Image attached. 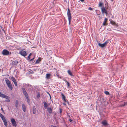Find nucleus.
Returning <instances> with one entry per match:
<instances>
[{
	"label": "nucleus",
	"instance_id": "nucleus-1",
	"mask_svg": "<svg viewBox=\"0 0 127 127\" xmlns=\"http://www.w3.org/2000/svg\"><path fill=\"white\" fill-rule=\"evenodd\" d=\"M5 81L7 86L11 90H12L13 88L12 84L10 81L7 78H5Z\"/></svg>",
	"mask_w": 127,
	"mask_h": 127
},
{
	"label": "nucleus",
	"instance_id": "nucleus-2",
	"mask_svg": "<svg viewBox=\"0 0 127 127\" xmlns=\"http://www.w3.org/2000/svg\"><path fill=\"white\" fill-rule=\"evenodd\" d=\"M0 117L1 118L3 122L4 125L6 127L7 125L6 120L5 118V117L2 114L0 113Z\"/></svg>",
	"mask_w": 127,
	"mask_h": 127
},
{
	"label": "nucleus",
	"instance_id": "nucleus-3",
	"mask_svg": "<svg viewBox=\"0 0 127 127\" xmlns=\"http://www.w3.org/2000/svg\"><path fill=\"white\" fill-rule=\"evenodd\" d=\"M67 15H68V19L69 21V24L70 25V24L71 20V15L70 13V10L68 9L67 10Z\"/></svg>",
	"mask_w": 127,
	"mask_h": 127
},
{
	"label": "nucleus",
	"instance_id": "nucleus-4",
	"mask_svg": "<svg viewBox=\"0 0 127 127\" xmlns=\"http://www.w3.org/2000/svg\"><path fill=\"white\" fill-rule=\"evenodd\" d=\"M2 54L3 55H7L9 54V51L6 49H4L2 52Z\"/></svg>",
	"mask_w": 127,
	"mask_h": 127
},
{
	"label": "nucleus",
	"instance_id": "nucleus-5",
	"mask_svg": "<svg viewBox=\"0 0 127 127\" xmlns=\"http://www.w3.org/2000/svg\"><path fill=\"white\" fill-rule=\"evenodd\" d=\"M11 121L14 127H16L17 124L15 119L13 118H11Z\"/></svg>",
	"mask_w": 127,
	"mask_h": 127
},
{
	"label": "nucleus",
	"instance_id": "nucleus-6",
	"mask_svg": "<svg viewBox=\"0 0 127 127\" xmlns=\"http://www.w3.org/2000/svg\"><path fill=\"white\" fill-rule=\"evenodd\" d=\"M108 40H107L104 43L101 44L100 43H99L98 44V45L99 46H100L101 47H103L105 46L106 45L107 43L108 42Z\"/></svg>",
	"mask_w": 127,
	"mask_h": 127
},
{
	"label": "nucleus",
	"instance_id": "nucleus-7",
	"mask_svg": "<svg viewBox=\"0 0 127 127\" xmlns=\"http://www.w3.org/2000/svg\"><path fill=\"white\" fill-rule=\"evenodd\" d=\"M19 54L25 57L27 55L26 52L22 50L19 52Z\"/></svg>",
	"mask_w": 127,
	"mask_h": 127
},
{
	"label": "nucleus",
	"instance_id": "nucleus-8",
	"mask_svg": "<svg viewBox=\"0 0 127 127\" xmlns=\"http://www.w3.org/2000/svg\"><path fill=\"white\" fill-rule=\"evenodd\" d=\"M101 9L102 13H105L106 15L108 14L107 11L104 7H102L101 8Z\"/></svg>",
	"mask_w": 127,
	"mask_h": 127
},
{
	"label": "nucleus",
	"instance_id": "nucleus-9",
	"mask_svg": "<svg viewBox=\"0 0 127 127\" xmlns=\"http://www.w3.org/2000/svg\"><path fill=\"white\" fill-rule=\"evenodd\" d=\"M22 90L23 92V94L25 95V97L26 98H28V94L26 92V91L25 90L24 88H23L22 89Z\"/></svg>",
	"mask_w": 127,
	"mask_h": 127
},
{
	"label": "nucleus",
	"instance_id": "nucleus-10",
	"mask_svg": "<svg viewBox=\"0 0 127 127\" xmlns=\"http://www.w3.org/2000/svg\"><path fill=\"white\" fill-rule=\"evenodd\" d=\"M11 78L12 80L14 83L15 86H16L17 85V84L16 80L14 77L13 76H12L11 77Z\"/></svg>",
	"mask_w": 127,
	"mask_h": 127
},
{
	"label": "nucleus",
	"instance_id": "nucleus-11",
	"mask_svg": "<svg viewBox=\"0 0 127 127\" xmlns=\"http://www.w3.org/2000/svg\"><path fill=\"white\" fill-rule=\"evenodd\" d=\"M0 97L5 98H7L8 97V96L3 94L2 93L0 92Z\"/></svg>",
	"mask_w": 127,
	"mask_h": 127
},
{
	"label": "nucleus",
	"instance_id": "nucleus-12",
	"mask_svg": "<svg viewBox=\"0 0 127 127\" xmlns=\"http://www.w3.org/2000/svg\"><path fill=\"white\" fill-rule=\"evenodd\" d=\"M101 124L105 126H106L108 125V123L107 121L106 120H104L102 121L101 122Z\"/></svg>",
	"mask_w": 127,
	"mask_h": 127
},
{
	"label": "nucleus",
	"instance_id": "nucleus-13",
	"mask_svg": "<svg viewBox=\"0 0 127 127\" xmlns=\"http://www.w3.org/2000/svg\"><path fill=\"white\" fill-rule=\"evenodd\" d=\"M107 20V19L105 18L104 20V21L103 23L102 24L103 26H106L107 25L106 23V22Z\"/></svg>",
	"mask_w": 127,
	"mask_h": 127
},
{
	"label": "nucleus",
	"instance_id": "nucleus-14",
	"mask_svg": "<svg viewBox=\"0 0 127 127\" xmlns=\"http://www.w3.org/2000/svg\"><path fill=\"white\" fill-rule=\"evenodd\" d=\"M47 110L49 113L51 114L52 110L51 108L49 107L48 108H47Z\"/></svg>",
	"mask_w": 127,
	"mask_h": 127
},
{
	"label": "nucleus",
	"instance_id": "nucleus-15",
	"mask_svg": "<svg viewBox=\"0 0 127 127\" xmlns=\"http://www.w3.org/2000/svg\"><path fill=\"white\" fill-rule=\"evenodd\" d=\"M22 108L23 111L25 112L26 111V108L25 105L24 104H22Z\"/></svg>",
	"mask_w": 127,
	"mask_h": 127
},
{
	"label": "nucleus",
	"instance_id": "nucleus-16",
	"mask_svg": "<svg viewBox=\"0 0 127 127\" xmlns=\"http://www.w3.org/2000/svg\"><path fill=\"white\" fill-rule=\"evenodd\" d=\"M51 75V74H46V78L47 79H49Z\"/></svg>",
	"mask_w": 127,
	"mask_h": 127
},
{
	"label": "nucleus",
	"instance_id": "nucleus-17",
	"mask_svg": "<svg viewBox=\"0 0 127 127\" xmlns=\"http://www.w3.org/2000/svg\"><path fill=\"white\" fill-rule=\"evenodd\" d=\"M43 104L44 105V107L45 109H46L47 108V107H48V105L46 103V102H44Z\"/></svg>",
	"mask_w": 127,
	"mask_h": 127
},
{
	"label": "nucleus",
	"instance_id": "nucleus-18",
	"mask_svg": "<svg viewBox=\"0 0 127 127\" xmlns=\"http://www.w3.org/2000/svg\"><path fill=\"white\" fill-rule=\"evenodd\" d=\"M18 101L17 100H16L15 102V107L17 108H18Z\"/></svg>",
	"mask_w": 127,
	"mask_h": 127
},
{
	"label": "nucleus",
	"instance_id": "nucleus-19",
	"mask_svg": "<svg viewBox=\"0 0 127 127\" xmlns=\"http://www.w3.org/2000/svg\"><path fill=\"white\" fill-rule=\"evenodd\" d=\"M64 81L65 82L66 84H67V87H69L70 86V84L66 80H64Z\"/></svg>",
	"mask_w": 127,
	"mask_h": 127
},
{
	"label": "nucleus",
	"instance_id": "nucleus-20",
	"mask_svg": "<svg viewBox=\"0 0 127 127\" xmlns=\"http://www.w3.org/2000/svg\"><path fill=\"white\" fill-rule=\"evenodd\" d=\"M67 72L68 74L71 76H73V75L72 74L70 70H68Z\"/></svg>",
	"mask_w": 127,
	"mask_h": 127
},
{
	"label": "nucleus",
	"instance_id": "nucleus-21",
	"mask_svg": "<svg viewBox=\"0 0 127 127\" xmlns=\"http://www.w3.org/2000/svg\"><path fill=\"white\" fill-rule=\"evenodd\" d=\"M110 23L113 25H116V23L114 21L112 20L110 21Z\"/></svg>",
	"mask_w": 127,
	"mask_h": 127
},
{
	"label": "nucleus",
	"instance_id": "nucleus-22",
	"mask_svg": "<svg viewBox=\"0 0 127 127\" xmlns=\"http://www.w3.org/2000/svg\"><path fill=\"white\" fill-rule=\"evenodd\" d=\"M18 62L17 61H14L12 63L13 64H14L15 65H16L18 63Z\"/></svg>",
	"mask_w": 127,
	"mask_h": 127
},
{
	"label": "nucleus",
	"instance_id": "nucleus-23",
	"mask_svg": "<svg viewBox=\"0 0 127 127\" xmlns=\"http://www.w3.org/2000/svg\"><path fill=\"white\" fill-rule=\"evenodd\" d=\"M127 104V102H125L123 104H122L120 105V106L121 107H123L126 105Z\"/></svg>",
	"mask_w": 127,
	"mask_h": 127
},
{
	"label": "nucleus",
	"instance_id": "nucleus-24",
	"mask_svg": "<svg viewBox=\"0 0 127 127\" xmlns=\"http://www.w3.org/2000/svg\"><path fill=\"white\" fill-rule=\"evenodd\" d=\"M36 109L34 107L33 108V112L34 114H35L36 112Z\"/></svg>",
	"mask_w": 127,
	"mask_h": 127
},
{
	"label": "nucleus",
	"instance_id": "nucleus-25",
	"mask_svg": "<svg viewBox=\"0 0 127 127\" xmlns=\"http://www.w3.org/2000/svg\"><path fill=\"white\" fill-rule=\"evenodd\" d=\"M40 61V60H39L38 59L36 61L35 64H36L39 63Z\"/></svg>",
	"mask_w": 127,
	"mask_h": 127
},
{
	"label": "nucleus",
	"instance_id": "nucleus-26",
	"mask_svg": "<svg viewBox=\"0 0 127 127\" xmlns=\"http://www.w3.org/2000/svg\"><path fill=\"white\" fill-rule=\"evenodd\" d=\"M32 53H30V54L29 55L28 57V58H27V59L28 60H29L30 59V56L31 55H32Z\"/></svg>",
	"mask_w": 127,
	"mask_h": 127
},
{
	"label": "nucleus",
	"instance_id": "nucleus-27",
	"mask_svg": "<svg viewBox=\"0 0 127 127\" xmlns=\"http://www.w3.org/2000/svg\"><path fill=\"white\" fill-rule=\"evenodd\" d=\"M27 99V102H28L29 103H30V100L29 99V97H28V98H26Z\"/></svg>",
	"mask_w": 127,
	"mask_h": 127
},
{
	"label": "nucleus",
	"instance_id": "nucleus-28",
	"mask_svg": "<svg viewBox=\"0 0 127 127\" xmlns=\"http://www.w3.org/2000/svg\"><path fill=\"white\" fill-rule=\"evenodd\" d=\"M104 93L105 94H106L107 95H108L109 94V92L107 91H106Z\"/></svg>",
	"mask_w": 127,
	"mask_h": 127
},
{
	"label": "nucleus",
	"instance_id": "nucleus-29",
	"mask_svg": "<svg viewBox=\"0 0 127 127\" xmlns=\"http://www.w3.org/2000/svg\"><path fill=\"white\" fill-rule=\"evenodd\" d=\"M103 5V3L102 2H99V6L101 7Z\"/></svg>",
	"mask_w": 127,
	"mask_h": 127
},
{
	"label": "nucleus",
	"instance_id": "nucleus-30",
	"mask_svg": "<svg viewBox=\"0 0 127 127\" xmlns=\"http://www.w3.org/2000/svg\"><path fill=\"white\" fill-rule=\"evenodd\" d=\"M40 96V94L39 93H38L37 94V97L38 98V97H39Z\"/></svg>",
	"mask_w": 127,
	"mask_h": 127
},
{
	"label": "nucleus",
	"instance_id": "nucleus-31",
	"mask_svg": "<svg viewBox=\"0 0 127 127\" xmlns=\"http://www.w3.org/2000/svg\"><path fill=\"white\" fill-rule=\"evenodd\" d=\"M88 9L89 10H93V8L91 7H90Z\"/></svg>",
	"mask_w": 127,
	"mask_h": 127
},
{
	"label": "nucleus",
	"instance_id": "nucleus-32",
	"mask_svg": "<svg viewBox=\"0 0 127 127\" xmlns=\"http://www.w3.org/2000/svg\"><path fill=\"white\" fill-rule=\"evenodd\" d=\"M62 99L64 100V94L62 93Z\"/></svg>",
	"mask_w": 127,
	"mask_h": 127
},
{
	"label": "nucleus",
	"instance_id": "nucleus-33",
	"mask_svg": "<svg viewBox=\"0 0 127 127\" xmlns=\"http://www.w3.org/2000/svg\"><path fill=\"white\" fill-rule=\"evenodd\" d=\"M49 127H56L55 126H54L53 125H51L49 126Z\"/></svg>",
	"mask_w": 127,
	"mask_h": 127
},
{
	"label": "nucleus",
	"instance_id": "nucleus-34",
	"mask_svg": "<svg viewBox=\"0 0 127 127\" xmlns=\"http://www.w3.org/2000/svg\"><path fill=\"white\" fill-rule=\"evenodd\" d=\"M64 102L65 101H66L65 97V96H64Z\"/></svg>",
	"mask_w": 127,
	"mask_h": 127
},
{
	"label": "nucleus",
	"instance_id": "nucleus-35",
	"mask_svg": "<svg viewBox=\"0 0 127 127\" xmlns=\"http://www.w3.org/2000/svg\"><path fill=\"white\" fill-rule=\"evenodd\" d=\"M34 58H33L32 59H31L30 60V61H33L34 60Z\"/></svg>",
	"mask_w": 127,
	"mask_h": 127
},
{
	"label": "nucleus",
	"instance_id": "nucleus-36",
	"mask_svg": "<svg viewBox=\"0 0 127 127\" xmlns=\"http://www.w3.org/2000/svg\"><path fill=\"white\" fill-rule=\"evenodd\" d=\"M1 110L2 111V112H4V111L3 110V108H2V107L1 108Z\"/></svg>",
	"mask_w": 127,
	"mask_h": 127
},
{
	"label": "nucleus",
	"instance_id": "nucleus-37",
	"mask_svg": "<svg viewBox=\"0 0 127 127\" xmlns=\"http://www.w3.org/2000/svg\"><path fill=\"white\" fill-rule=\"evenodd\" d=\"M69 121L70 122H71L72 121V120L71 119H69Z\"/></svg>",
	"mask_w": 127,
	"mask_h": 127
},
{
	"label": "nucleus",
	"instance_id": "nucleus-38",
	"mask_svg": "<svg viewBox=\"0 0 127 127\" xmlns=\"http://www.w3.org/2000/svg\"><path fill=\"white\" fill-rule=\"evenodd\" d=\"M60 113H61V112H62V109H60Z\"/></svg>",
	"mask_w": 127,
	"mask_h": 127
},
{
	"label": "nucleus",
	"instance_id": "nucleus-39",
	"mask_svg": "<svg viewBox=\"0 0 127 127\" xmlns=\"http://www.w3.org/2000/svg\"><path fill=\"white\" fill-rule=\"evenodd\" d=\"M80 0L81 2H83L84 1V0Z\"/></svg>",
	"mask_w": 127,
	"mask_h": 127
},
{
	"label": "nucleus",
	"instance_id": "nucleus-40",
	"mask_svg": "<svg viewBox=\"0 0 127 127\" xmlns=\"http://www.w3.org/2000/svg\"><path fill=\"white\" fill-rule=\"evenodd\" d=\"M56 75H57V76H58V77H59V75H58L57 74H56Z\"/></svg>",
	"mask_w": 127,
	"mask_h": 127
},
{
	"label": "nucleus",
	"instance_id": "nucleus-41",
	"mask_svg": "<svg viewBox=\"0 0 127 127\" xmlns=\"http://www.w3.org/2000/svg\"><path fill=\"white\" fill-rule=\"evenodd\" d=\"M67 102L68 103V102Z\"/></svg>",
	"mask_w": 127,
	"mask_h": 127
},
{
	"label": "nucleus",
	"instance_id": "nucleus-42",
	"mask_svg": "<svg viewBox=\"0 0 127 127\" xmlns=\"http://www.w3.org/2000/svg\"><path fill=\"white\" fill-rule=\"evenodd\" d=\"M64 105H65L64 103Z\"/></svg>",
	"mask_w": 127,
	"mask_h": 127
}]
</instances>
